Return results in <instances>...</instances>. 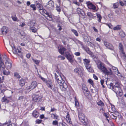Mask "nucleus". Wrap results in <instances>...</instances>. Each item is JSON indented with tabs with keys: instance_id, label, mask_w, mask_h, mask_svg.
I'll use <instances>...</instances> for the list:
<instances>
[{
	"instance_id": "nucleus-29",
	"label": "nucleus",
	"mask_w": 126,
	"mask_h": 126,
	"mask_svg": "<svg viewBox=\"0 0 126 126\" xmlns=\"http://www.w3.org/2000/svg\"><path fill=\"white\" fill-rule=\"evenodd\" d=\"M66 119L67 122H68L69 123H71L72 122L71 121V119L70 118L68 114L67 115L66 117Z\"/></svg>"
},
{
	"instance_id": "nucleus-51",
	"label": "nucleus",
	"mask_w": 126,
	"mask_h": 126,
	"mask_svg": "<svg viewBox=\"0 0 126 126\" xmlns=\"http://www.w3.org/2000/svg\"><path fill=\"white\" fill-rule=\"evenodd\" d=\"M83 48L86 52L89 50V48L87 47H83Z\"/></svg>"
},
{
	"instance_id": "nucleus-6",
	"label": "nucleus",
	"mask_w": 126,
	"mask_h": 126,
	"mask_svg": "<svg viewBox=\"0 0 126 126\" xmlns=\"http://www.w3.org/2000/svg\"><path fill=\"white\" fill-rule=\"evenodd\" d=\"M65 54L64 55L65 57L69 62L71 63L73 62L74 60V57L73 55L69 53H65Z\"/></svg>"
},
{
	"instance_id": "nucleus-56",
	"label": "nucleus",
	"mask_w": 126,
	"mask_h": 126,
	"mask_svg": "<svg viewBox=\"0 0 126 126\" xmlns=\"http://www.w3.org/2000/svg\"><path fill=\"white\" fill-rule=\"evenodd\" d=\"M73 3L77 5L78 6H79V2H77L76 0H74L73 1Z\"/></svg>"
},
{
	"instance_id": "nucleus-61",
	"label": "nucleus",
	"mask_w": 126,
	"mask_h": 126,
	"mask_svg": "<svg viewBox=\"0 0 126 126\" xmlns=\"http://www.w3.org/2000/svg\"><path fill=\"white\" fill-rule=\"evenodd\" d=\"M75 55L77 56H79L80 55V53L79 52H75Z\"/></svg>"
},
{
	"instance_id": "nucleus-49",
	"label": "nucleus",
	"mask_w": 126,
	"mask_h": 126,
	"mask_svg": "<svg viewBox=\"0 0 126 126\" xmlns=\"http://www.w3.org/2000/svg\"><path fill=\"white\" fill-rule=\"evenodd\" d=\"M12 18L13 20L15 21H18V20H17V18L16 16H12Z\"/></svg>"
},
{
	"instance_id": "nucleus-35",
	"label": "nucleus",
	"mask_w": 126,
	"mask_h": 126,
	"mask_svg": "<svg viewBox=\"0 0 126 126\" xmlns=\"http://www.w3.org/2000/svg\"><path fill=\"white\" fill-rule=\"evenodd\" d=\"M71 31L73 32L76 36H78V33L77 31L76 30L73 29H72L71 30Z\"/></svg>"
},
{
	"instance_id": "nucleus-57",
	"label": "nucleus",
	"mask_w": 126,
	"mask_h": 126,
	"mask_svg": "<svg viewBox=\"0 0 126 126\" xmlns=\"http://www.w3.org/2000/svg\"><path fill=\"white\" fill-rule=\"evenodd\" d=\"M87 52L90 54V55H92L93 53V52H91L90 50H89Z\"/></svg>"
},
{
	"instance_id": "nucleus-30",
	"label": "nucleus",
	"mask_w": 126,
	"mask_h": 126,
	"mask_svg": "<svg viewBox=\"0 0 126 126\" xmlns=\"http://www.w3.org/2000/svg\"><path fill=\"white\" fill-rule=\"evenodd\" d=\"M74 71L75 72L78 73L79 75H81L82 74L81 70H79L78 68L75 69Z\"/></svg>"
},
{
	"instance_id": "nucleus-45",
	"label": "nucleus",
	"mask_w": 126,
	"mask_h": 126,
	"mask_svg": "<svg viewBox=\"0 0 126 126\" xmlns=\"http://www.w3.org/2000/svg\"><path fill=\"white\" fill-rule=\"evenodd\" d=\"M117 94H119L120 95V96H121L122 94V90H121V88L118 91Z\"/></svg>"
},
{
	"instance_id": "nucleus-24",
	"label": "nucleus",
	"mask_w": 126,
	"mask_h": 126,
	"mask_svg": "<svg viewBox=\"0 0 126 126\" xmlns=\"http://www.w3.org/2000/svg\"><path fill=\"white\" fill-rule=\"evenodd\" d=\"M120 35L122 37V38H124L126 36L124 32L122 30L121 31L119 32Z\"/></svg>"
},
{
	"instance_id": "nucleus-53",
	"label": "nucleus",
	"mask_w": 126,
	"mask_h": 126,
	"mask_svg": "<svg viewBox=\"0 0 126 126\" xmlns=\"http://www.w3.org/2000/svg\"><path fill=\"white\" fill-rule=\"evenodd\" d=\"M33 61L36 64H38L40 62V61L37 60H35L33 59Z\"/></svg>"
},
{
	"instance_id": "nucleus-1",
	"label": "nucleus",
	"mask_w": 126,
	"mask_h": 126,
	"mask_svg": "<svg viewBox=\"0 0 126 126\" xmlns=\"http://www.w3.org/2000/svg\"><path fill=\"white\" fill-rule=\"evenodd\" d=\"M54 75L56 81L59 84L61 89L62 91H65L68 88V86L65 82L64 77L59 75H57L56 73L54 74Z\"/></svg>"
},
{
	"instance_id": "nucleus-10",
	"label": "nucleus",
	"mask_w": 126,
	"mask_h": 126,
	"mask_svg": "<svg viewBox=\"0 0 126 126\" xmlns=\"http://www.w3.org/2000/svg\"><path fill=\"white\" fill-rule=\"evenodd\" d=\"M104 44L106 47L110 50H113L114 49V48L112 45L107 42H104Z\"/></svg>"
},
{
	"instance_id": "nucleus-43",
	"label": "nucleus",
	"mask_w": 126,
	"mask_h": 126,
	"mask_svg": "<svg viewBox=\"0 0 126 126\" xmlns=\"http://www.w3.org/2000/svg\"><path fill=\"white\" fill-rule=\"evenodd\" d=\"M93 45L95 47H96L97 48H100V46L99 44L97 43H95L94 44H93Z\"/></svg>"
},
{
	"instance_id": "nucleus-9",
	"label": "nucleus",
	"mask_w": 126,
	"mask_h": 126,
	"mask_svg": "<svg viewBox=\"0 0 126 126\" xmlns=\"http://www.w3.org/2000/svg\"><path fill=\"white\" fill-rule=\"evenodd\" d=\"M88 8L90 9L95 11L96 9V7L90 1L87 2L86 3Z\"/></svg>"
},
{
	"instance_id": "nucleus-41",
	"label": "nucleus",
	"mask_w": 126,
	"mask_h": 126,
	"mask_svg": "<svg viewBox=\"0 0 126 126\" xmlns=\"http://www.w3.org/2000/svg\"><path fill=\"white\" fill-rule=\"evenodd\" d=\"M120 86L118 84V83L117 82H116L115 83V85L112 86V88H117L119 87H120Z\"/></svg>"
},
{
	"instance_id": "nucleus-3",
	"label": "nucleus",
	"mask_w": 126,
	"mask_h": 126,
	"mask_svg": "<svg viewBox=\"0 0 126 126\" xmlns=\"http://www.w3.org/2000/svg\"><path fill=\"white\" fill-rule=\"evenodd\" d=\"M84 61V63L85 64L86 69L90 72H92L93 71V70L91 67V66L89 64L90 60L89 59H83Z\"/></svg>"
},
{
	"instance_id": "nucleus-18",
	"label": "nucleus",
	"mask_w": 126,
	"mask_h": 126,
	"mask_svg": "<svg viewBox=\"0 0 126 126\" xmlns=\"http://www.w3.org/2000/svg\"><path fill=\"white\" fill-rule=\"evenodd\" d=\"M119 49L120 51L122 53L124 52L123 45L121 43H119Z\"/></svg>"
},
{
	"instance_id": "nucleus-63",
	"label": "nucleus",
	"mask_w": 126,
	"mask_h": 126,
	"mask_svg": "<svg viewBox=\"0 0 126 126\" xmlns=\"http://www.w3.org/2000/svg\"><path fill=\"white\" fill-rule=\"evenodd\" d=\"M40 77L41 79H42V80H43L45 82V83L47 81L46 80V79H45L44 78L42 77Z\"/></svg>"
},
{
	"instance_id": "nucleus-34",
	"label": "nucleus",
	"mask_w": 126,
	"mask_h": 126,
	"mask_svg": "<svg viewBox=\"0 0 126 126\" xmlns=\"http://www.w3.org/2000/svg\"><path fill=\"white\" fill-rule=\"evenodd\" d=\"M75 107H77L79 106V103L78 101H77V100L76 98V97H75Z\"/></svg>"
},
{
	"instance_id": "nucleus-33",
	"label": "nucleus",
	"mask_w": 126,
	"mask_h": 126,
	"mask_svg": "<svg viewBox=\"0 0 126 126\" xmlns=\"http://www.w3.org/2000/svg\"><path fill=\"white\" fill-rule=\"evenodd\" d=\"M119 6V3L118 2H116L113 4V7L114 9L117 8Z\"/></svg>"
},
{
	"instance_id": "nucleus-37",
	"label": "nucleus",
	"mask_w": 126,
	"mask_h": 126,
	"mask_svg": "<svg viewBox=\"0 0 126 126\" xmlns=\"http://www.w3.org/2000/svg\"><path fill=\"white\" fill-rule=\"evenodd\" d=\"M51 116L54 119H57L58 117V116L56 114H51Z\"/></svg>"
},
{
	"instance_id": "nucleus-16",
	"label": "nucleus",
	"mask_w": 126,
	"mask_h": 126,
	"mask_svg": "<svg viewBox=\"0 0 126 126\" xmlns=\"http://www.w3.org/2000/svg\"><path fill=\"white\" fill-rule=\"evenodd\" d=\"M37 85V82L36 81H34L31 83V85L30 86L31 89H33L36 87Z\"/></svg>"
},
{
	"instance_id": "nucleus-42",
	"label": "nucleus",
	"mask_w": 126,
	"mask_h": 126,
	"mask_svg": "<svg viewBox=\"0 0 126 126\" xmlns=\"http://www.w3.org/2000/svg\"><path fill=\"white\" fill-rule=\"evenodd\" d=\"M30 7L32 8L33 10H36V8L34 4H32L31 5Z\"/></svg>"
},
{
	"instance_id": "nucleus-20",
	"label": "nucleus",
	"mask_w": 126,
	"mask_h": 126,
	"mask_svg": "<svg viewBox=\"0 0 126 126\" xmlns=\"http://www.w3.org/2000/svg\"><path fill=\"white\" fill-rule=\"evenodd\" d=\"M36 2H37L36 3V6L39 8L40 10H42L43 9V8L42 5L40 4L38 2H37V1H36Z\"/></svg>"
},
{
	"instance_id": "nucleus-46",
	"label": "nucleus",
	"mask_w": 126,
	"mask_h": 126,
	"mask_svg": "<svg viewBox=\"0 0 126 126\" xmlns=\"http://www.w3.org/2000/svg\"><path fill=\"white\" fill-rule=\"evenodd\" d=\"M97 104L100 106L104 105V103L101 101H100L97 103Z\"/></svg>"
},
{
	"instance_id": "nucleus-44",
	"label": "nucleus",
	"mask_w": 126,
	"mask_h": 126,
	"mask_svg": "<svg viewBox=\"0 0 126 126\" xmlns=\"http://www.w3.org/2000/svg\"><path fill=\"white\" fill-rule=\"evenodd\" d=\"M56 10L58 12H60L61 11L60 7V6H57L56 7Z\"/></svg>"
},
{
	"instance_id": "nucleus-55",
	"label": "nucleus",
	"mask_w": 126,
	"mask_h": 126,
	"mask_svg": "<svg viewBox=\"0 0 126 126\" xmlns=\"http://www.w3.org/2000/svg\"><path fill=\"white\" fill-rule=\"evenodd\" d=\"M57 126H65V125L62 123H60L58 124Z\"/></svg>"
},
{
	"instance_id": "nucleus-39",
	"label": "nucleus",
	"mask_w": 126,
	"mask_h": 126,
	"mask_svg": "<svg viewBox=\"0 0 126 126\" xmlns=\"http://www.w3.org/2000/svg\"><path fill=\"white\" fill-rule=\"evenodd\" d=\"M58 58L59 60H64L65 59L64 57L61 55L59 56L58 57Z\"/></svg>"
},
{
	"instance_id": "nucleus-59",
	"label": "nucleus",
	"mask_w": 126,
	"mask_h": 126,
	"mask_svg": "<svg viewBox=\"0 0 126 126\" xmlns=\"http://www.w3.org/2000/svg\"><path fill=\"white\" fill-rule=\"evenodd\" d=\"M7 126H17L16 124H10L7 125Z\"/></svg>"
},
{
	"instance_id": "nucleus-26",
	"label": "nucleus",
	"mask_w": 126,
	"mask_h": 126,
	"mask_svg": "<svg viewBox=\"0 0 126 126\" xmlns=\"http://www.w3.org/2000/svg\"><path fill=\"white\" fill-rule=\"evenodd\" d=\"M121 87H117V88H112V89L114 91L116 94H117V92H118V91L121 88Z\"/></svg>"
},
{
	"instance_id": "nucleus-5",
	"label": "nucleus",
	"mask_w": 126,
	"mask_h": 126,
	"mask_svg": "<svg viewBox=\"0 0 126 126\" xmlns=\"http://www.w3.org/2000/svg\"><path fill=\"white\" fill-rule=\"evenodd\" d=\"M78 117L79 119L81 120V121L85 125H86L87 124V122L85 121L86 118L84 114L80 112H79L78 114Z\"/></svg>"
},
{
	"instance_id": "nucleus-38",
	"label": "nucleus",
	"mask_w": 126,
	"mask_h": 126,
	"mask_svg": "<svg viewBox=\"0 0 126 126\" xmlns=\"http://www.w3.org/2000/svg\"><path fill=\"white\" fill-rule=\"evenodd\" d=\"M14 76L17 78H19L21 77L19 74L17 72H15L14 73Z\"/></svg>"
},
{
	"instance_id": "nucleus-23",
	"label": "nucleus",
	"mask_w": 126,
	"mask_h": 126,
	"mask_svg": "<svg viewBox=\"0 0 126 126\" xmlns=\"http://www.w3.org/2000/svg\"><path fill=\"white\" fill-rule=\"evenodd\" d=\"M82 89L84 92H86L89 93L87 88L85 85H82Z\"/></svg>"
},
{
	"instance_id": "nucleus-40",
	"label": "nucleus",
	"mask_w": 126,
	"mask_h": 126,
	"mask_svg": "<svg viewBox=\"0 0 126 126\" xmlns=\"http://www.w3.org/2000/svg\"><path fill=\"white\" fill-rule=\"evenodd\" d=\"M42 10V12H43V14H45L46 15V16H47L49 14L48 13L45 9H43Z\"/></svg>"
},
{
	"instance_id": "nucleus-47",
	"label": "nucleus",
	"mask_w": 126,
	"mask_h": 126,
	"mask_svg": "<svg viewBox=\"0 0 126 126\" xmlns=\"http://www.w3.org/2000/svg\"><path fill=\"white\" fill-rule=\"evenodd\" d=\"M32 90V89H31L30 86H29L26 87V90H27L28 92H29Z\"/></svg>"
},
{
	"instance_id": "nucleus-4",
	"label": "nucleus",
	"mask_w": 126,
	"mask_h": 126,
	"mask_svg": "<svg viewBox=\"0 0 126 126\" xmlns=\"http://www.w3.org/2000/svg\"><path fill=\"white\" fill-rule=\"evenodd\" d=\"M3 58H5V59H6V62H5V65L7 68V69H10L12 67V63L11 61L7 58L6 55H5L3 57Z\"/></svg>"
},
{
	"instance_id": "nucleus-36",
	"label": "nucleus",
	"mask_w": 126,
	"mask_h": 126,
	"mask_svg": "<svg viewBox=\"0 0 126 126\" xmlns=\"http://www.w3.org/2000/svg\"><path fill=\"white\" fill-rule=\"evenodd\" d=\"M112 68L113 70H117V73L116 72V73H117V74L118 75V76H119L120 75V73H119V72L118 71V70L117 69V68L115 67L112 66Z\"/></svg>"
},
{
	"instance_id": "nucleus-60",
	"label": "nucleus",
	"mask_w": 126,
	"mask_h": 126,
	"mask_svg": "<svg viewBox=\"0 0 126 126\" xmlns=\"http://www.w3.org/2000/svg\"><path fill=\"white\" fill-rule=\"evenodd\" d=\"M57 109H55L54 108H51L50 110V111L51 112H53L54 111L56 110Z\"/></svg>"
},
{
	"instance_id": "nucleus-22",
	"label": "nucleus",
	"mask_w": 126,
	"mask_h": 126,
	"mask_svg": "<svg viewBox=\"0 0 126 126\" xmlns=\"http://www.w3.org/2000/svg\"><path fill=\"white\" fill-rule=\"evenodd\" d=\"M2 68V70L3 71V73L4 75H7L10 74V72L7 69V70H5V68L4 67H3V68Z\"/></svg>"
},
{
	"instance_id": "nucleus-64",
	"label": "nucleus",
	"mask_w": 126,
	"mask_h": 126,
	"mask_svg": "<svg viewBox=\"0 0 126 126\" xmlns=\"http://www.w3.org/2000/svg\"><path fill=\"white\" fill-rule=\"evenodd\" d=\"M96 40L99 42H100L101 41V39L100 38L98 37L96 38Z\"/></svg>"
},
{
	"instance_id": "nucleus-27",
	"label": "nucleus",
	"mask_w": 126,
	"mask_h": 126,
	"mask_svg": "<svg viewBox=\"0 0 126 126\" xmlns=\"http://www.w3.org/2000/svg\"><path fill=\"white\" fill-rule=\"evenodd\" d=\"M30 31H31L32 32L34 33L36 32L37 31V29L36 28L33 26L30 27Z\"/></svg>"
},
{
	"instance_id": "nucleus-19",
	"label": "nucleus",
	"mask_w": 126,
	"mask_h": 126,
	"mask_svg": "<svg viewBox=\"0 0 126 126\" xmlns=\"http://www.w3.org/2000/svg\"><path fill=\"white\" fill-rule=\"evenodd\" d=\"M25 82L24 79H21L19 80V85L20 86H23L24 85Z\"/></svg>"
},
{
	"instance_id": "nucleus-48",
	"label": "nucleus",
	"mask_w": 126,
	"mask_h": 126,
	"mask_svg": "<svg viewBox=\"0 0 126 126\" xmlns=\"http://www.w3.org/2000/svg\"><path fill=\"white\" fill-rule=\"evenodd\" d=\"M52 124L53 125H56L58 124V121H57L55 120L53 121L52 122Z\"/></svg>"
},
{
	"instance_id": "nucleus-17",
	"label": "nucleus",
	"mask_w": 126,
	"mask_h": 126,
	"mask_svg": "<svg viewBox=\"0 0 126 126\" xmlns=\"http://www.w3.org/2000/svg\"><path fill=\"white\" fill-rule=\"evenodd\" d=\"M13 46L14 47H13V46H11L12 48V51L14 54H16L18 52L19 53H20L21 52V51L20 50H19L18 48L16 49L14 45H13Z\"/></svg>"
},
{
	"instance_id": "nucleus-62",
	"label": "nucleus",
	"mask_w": 126,
	"mask_h": 126,
	"mask_svg": "<svg viewBox=\"0 0 126 126\" xmlns=\"http://www.w3.org/2000/svg\"><path fill=\"white\" fill-rule=\"evenodd\" d=\"M42 120H36V122L38 124H40Z\"/></svg>"
},
{
	"instance_id": "nucleus-28",
	"label": "nucleus",
	"mask_w": 126,
	"mask_h": 126,
	"mask_svg": "<svg viewBox=\"0 0 126 126\" xmlns=\"http://www.w3.org/2000/svg\"><path fill=\"white\" fill-rule=\"evenodd\" d=\"M35 22H34L33 21H31L29 22L28 23V25L30 26V27L33 26L35 25Z\"/></svg>"
},
{
	"instance_id": "nucleus-13",
	"label": "nucleus",
	"mask_w": 126,
	"mask_h": 126,
	"mask_svg": "<svg viewBox=\"0 0 126 126\" xmlns=\"http://www.w3.org/2000/svg\"><path fill=\"white\" fill-rule=\"evenodd\" d=\"M5 55L3 56L2 59L1 57V55L0 54V69L1 67L2 68H3V67H4V65L3 63V62L5 60L6 61V59H5V58H3V57Z\"/></svg>"
},
{
	"instance_id": "nucleus-11",
	"label": "nucleus",
	"mask_w": 126,
	"mask_h": 126,
	"mask_svg": "<svg viewBox=\"0 0 126 126\" xmlns=\"http://www.w3.org/2000/svg\"><path fill=\"white\" fill-rule=\"evenodd\" d=\"M58 50L59 53L62 55H64V52L66 50V49L63 47H58Z\"/></svg>"
},
{
	"instance_id": "nucleus-58",
	"label": "nucleus",
	"mask_w": 126,
	"mask_h": 126,
	"mask_svg": "<svg viewBox=\"0 0 126 126\" xmlns=\"http://www.w3.org/2000/svg\"><path fill=\"white\" fill-rule=\"evenodd\" d=\"M103 115L105 117L107 118H108L109 117V114L108 113H104L103 114Z\"/></svg>"
},
{
	"instance_id": "nucleus-14",
	"label": "nucleus",
	"mask_w": 126,
	"mask_h": 126,
	"mask_svg": "<svg viewBox=\"0 0 126 126\" xmlns=\"http://www.w3.org/2000/svg\"><path fill=\"white\" fill-rule=\"evenodd\" d=\"M77 12L79 14H80L81 16H82L83 17H85V14L83 10L80 9L79 8H78L77 9Z\"/></svg>"
},
{
	"instance_id": "nucleus-54",
	"label": "nucleus",
	"mask_w": 126,
	"mask_h": 126,
	"mask_svg": "<svg viewBox=\"0 0 126 126\" xmlns=\"http://www.w3.org/2000/svg\"><path fill=\"white\" fill-rule=\"evenodd\" d=\"M108 86L109 88L112 89V87L113 86V84L112 83H111Z\"/></svg>"
},
{
	"instance_id": "nucleus-8",
	"label": "nucleus",
	"mask_w": 126,
	"mask_h": 126,
	"mask_svg": "<svg viewBox=\"0 0 126 126\" xmlns=\"http://www.w3.org/2000/svg\"><path fill=\"white\" fill-rule=\"evenodd\" d=\"M42 97L37 94H34L33 96V101L37 102H39L42 100Z\"/></svg>"
},
{
	"instance_id": "nucleus-12",
	"label": "nucleus",
	"mask_w": 126,
	"mask_h": 126,
	"mask_svg": "<svg viewBox=\"0 0 126 126\" xmlns=\"http://www.w3.org/2000/svg\"><path fill=\"white\" fill-rule=\"evenodd\" d=\"M46 83L47 87L50 88L53 91H55L56 90L54 88H52L53 85L52 82L50 81H47L45 83Z\"/></svg>"
},
{
	"instance_id": "nucleus-50",
	"label": "nucleus",
	"mask_w": 126,
	"mask_h": 126,
	"mask_svg": "<svg viewBox=\"0 0 126 126\" xmlns=\"http://www.w3.org/2000/svg\"><path fill=\"white\" fill-rule=\"evenodd\" d=\"M123 54V56L125 61H126V55L125 54V52L122 53Z\"/></svg>"
},
{
	"instance_id": "nucleus-7",
	"label": "nucleus",
	"mask_w": 126,
	"mask_h": 126,
	"mask_svg": "<svg viewBox=\"0 0 126 126\" xmlns=\"http://www.w3.org/2000/svg\"><path fill=\"white\" fill-rule=\"evenodd\" d=\"M47 7L49 9H53L54 8V3L51 0L49 1L47 3Z\"/></svg>"
},
{
	"instance_id": "nucleus-32",
	"label": "nucleus",
	"mask_w": 126,
	"mask_h": 126,
	"mask_svg": "<svg viewBox=\"0 0 126 126\" xmlns=\"http://www.w3.org/2000/svg\"><path fill=\"white\" fill-rule=\"evenodd\" d=\"M96 14L97 18L99 19L98 20V21L99 22H100L101 21V19L102 18V17L99 14L96 13Z\"/></svg>"
},
{
	"instance_id": "nucleus-31",
	"label": "nucleus",
	"mask_w": 126,
	"mask_h": 126,
	"mask_svg": "<svg viewBox=\"0 0 126 126\" xmlns=\"http://www.w3.org/2000/svg\"><path fill=\"white\" fill-rule=\"evenodd\" d=\"M87 14L90 18L91 19L93 18L94 16L91 12H88L87 13Z\"/></svg>"
},
{
	"instance_id": "nucleus-52",
	"label": "nucleus",
	"mask_w": 126,
	"mask_h": 126,
	"mask_svg": "<svg viewBox=\"0 0 126 126\" xmlns=\"http://www.w3.org/2000/svg\"><path fill=\"white\" fill-rule=\"evenodd\" d=\"M88 82H89L92 85L93 84V81L91 79H89L88 80Z\"/></svg>"
},
{
	"instance_id": "nucleus-2",
	"label": "nucleus",
	"mask_w": 126,
	"mask_h": 126,
	"mask_svg": "<svg viewBox=\"0 0 126 126\" xmlns=\"http://www.w3.org/2000/svg\"><path fill=\"white\" fill-rule=\"evenodd\" d=\"M97 65L98 68L106 75H108L110 74V72L109 71L104 64L102 63H98Z\"/></svg>"
},
{
	"instance_id": "nucleus-21",
	"label": "nucleus",
	"mask_w": 126,
	"mask_h": 126,
	"mask_svg": "<svg viewBox=\"0 0 126 126\" xmlns=\"http://www.w3.org/2000/svg\"><path fill=\"white\" fill-rule=\"evenodd\" d=\"M39 112L36 110H34L32 113V115L34 117L37 118L39 116Z\"/></svg>"
},
{
	"instance_id": "nucleus-25",
	"label": "nucleus",
	"mask_w": 126,
	"mask_h": 126,
	"mask_svg": "<svg viewBox=\"0 0 126 126\" xmlns=\"http://www.w3.org/2000/svg\"><path fill=\"white\" fill-rule=\"evenodd\" d=\"M121 26L120 25H117L115 27H114L113 28L114 30H120L121 28Z\"/></svg>"
},
{
	"instance_id": "nucleus-15",
	"label": "nucleus",
	"mask_w": 126,
	"mask_h": 126,
	"mask_svg": "<svg viewBox=\"0 0 126 126\" xmlns=\"http://www.w3.org/2000/svg\"><path fill=\"white\" fill-rule=\"evenodd\" d=\"M1 31L3 34H5L8 32V28L6 27L3 26L1 28Z\"/></svg>"
}]
</instances>
